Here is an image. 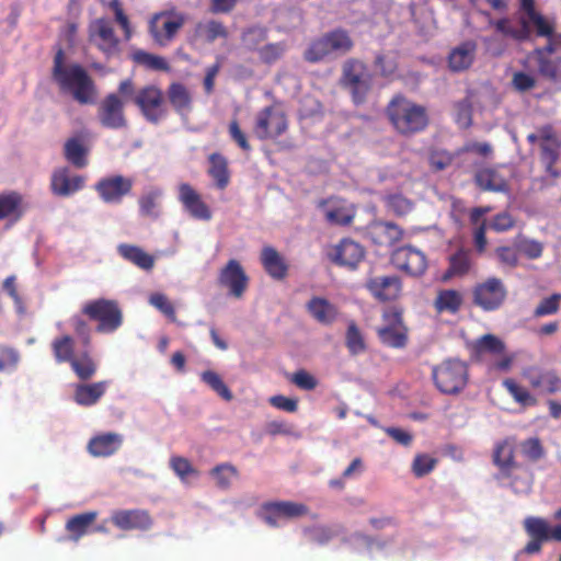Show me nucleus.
Wrapping results in <instances>:
<instances>
[{"label":"nucleus","instance_id":"obj_1","mask_svg":"<svg viewBox=\"0 0 561 561\" xmlns=\"http://www.w3.org/2000/svg\"><path fill=\"white\" fill-rule=\"evenodd\" d=\"M492 463L497 469L494 479L515 493H527L533 485L528 468L516 459V439L512 436L497 440L492 451Z\"/></svg>","mask_w":561,"mask_h":561},{"label":"nucleus","instance_id":"obj_2","mask_svg":"<svg viewBox=\"0 0 561 561\" xmlns=\"http://www.w3.org/2000/svg\"><path fill=\"white\" fill-rule=\"evenodd\" d=\"M385 114L393 130L403 137L423 133L430 125L426 107L401 93L393 95L388 102Z\"/></svg>","mask_w":561,"mask_h":561},{"label":"nucleus","instance_id":"obj_3","mask_svg":"<svg viewBox=\"0 0 561 561\" xmlns=\"http://www.w3.org/2000/svg\"><path fill=\"white\" fill-rule=\"evenodd\" d=\"M53 76L60 89L71 93L79 103H94L96 91L93 81L81 66L65 65L61 49L55 56Z\"/></svg>","mask_w":561,"mask_h":561},{"label":"nucleus","instance_id":"obj_4","mask_svg":"<svg viewBox=\"0 0 561 561\" xmlns=\"http://www.w3.org/2000/svg\"><path fill=\"white\" fill-rule=\"evenodd\" d=\"M354 46L350 32L343 27H335L313 38L302 57L309 64H318L331 56H345L353 50Z\"/></svg>","mask_w":561,"mask_h":561},{"label":"nucleus","instance_id":"obj_5","mask_svg":"<svg viewBox=\"0 0 561 561\" xmlns=\"http://www.w3.org/2000/svg\"><path fill=\"white\" fill-rule=\"evenodd\" d=\"M518 24L519 27H513L508 20L504 18L497 20L494 25L497 32L517 42L529 41L533 34L547 39L554 36V20L542 15L539 11L529 16H519Z\"/></svg>","mask_w":561,"mask_h":561},{"label":"nucleus","instance_id":"obj_6","mask_svg":"<svg viewBox=\"0 0 561 561\" xmlns=\"http://www.w3.org/2000/svg\"><path fill=\"white\" fill-rule=\"evenodd\" d=\"M341 84L350 92L352 101L359 105L371 90L373 75L363 61L348 58L342 66Z\"/></svg>","mask_w":561,"mask_h":561},{"label":"nucleus","instance_id":"obj_7","mask_svg":"<svg viewBox=\"0 0 561 561\" xmlns=\"http://www.w3.org/2000/svg\"><path fill=\"white\" fill-rule=\"evenodd\" d=\"M436 388L445 394H457L468 382V366L459 359H447L432 371Z\"/></svg>","mask_w":561,"mask_h":561},{"label":"nucleus","instance_id":"obj_8","mask_svg":"<svg viewBox=\"0 0 561 561\" xmlns=\"http://www.w3.org/2000/svg\"><path fill=\"white\" fill-rule=\"evenodd\" d=\"M82 312L99 321L96 331L100 333H113L122 325V312L113 300L98 299L89 301L83 306Z\"/></svg>","mask_w":561,"mask_h":561},{"label":"nucleus","instance_id":"obj_9","mask_svg":"<svg viewBox=\"0 0 561 561\" xmlns=\"http://www.w3.org/2000/svg\"><path fill=\"white\" fill-rule=\"evenodd\" d=\"M473 351L477 355H492L497 357L489 368L495 371L507 373L515 360V355L506 352V344L499 336L488 333L480 336L473 343Z\"/></svg>","mask_w":561,"mask_h":561},{"label":"nucleus","instance_id":"obj_10","mask_svg":"<svg viewBox=\"0 0 561 561\" xmlns=\"http://www.w3.org/2000/svg\"><path fill=\"white\" fill-rule=\"evenodd\" d=\"M507 290L500 278L490 277L472 289V302L484 311H494L505 301Z\"/></svg>","mask_w":561,"mask_h":561},{"label":"nucleus","instance_id":"obj_11","mask_svg":"<svg viewBox=\"0 0 561 561\" xmlns=\"http://www.w3.org/2000/svg\"><path fill=\"white\" fill-rule=\"evenodd\" d=\"M185 18L178 12H160L152 16L149 23L150 34L159 46H168L184 25Z\"/></svg>","mask_w":561,"mask_h":561},{"label":"nucleus","instance_id":"obj_12","mask_svg":"<svg viewBox=\"0 0 561 561\" xmlns=\"http://www.w3.org/2000/svg\"><path fill=\"white\" fill-rule=\"evenodd\" d=\"M383 325L377 329V334L382 344L403 348L408 343V330L403 324L402 314L396 309L382 314Z\"/></svg>","mask_w":561,"mask_h":561},{"label":"nucleus","instance_id":"obj_13","mask_svg":"<svg viewBox=\"0 0 561 561\" xmlns=\"http://www.w3.org/2000/svg\"><path fill=\"white\" fill-rule=\"evenodd\" d=\"M89 41L106 57L118 55L119 39L114 33L112 23L105 18L93 20L89 25Z\"/></svg>","mask_w":561,"mask_h":561},{"label":"nucleus","instance_id":"obj_14","mask_svg":"<svg viewBox=\"0 0 561 561\" xmlns=\"http://www.w3.org/2000/svg\"><path fill=\"white\" fill-rule=\"evenodd\" d=\"M522 376L531 389L541 393L554 394L561 391V377L556 369L533 365L525 367Z\"/></svg>","mask_w":561,"mask_h":561},{"label":"nucleus","instance_id":"obj_15","mask_svg":"<svg viewBox=\"0 0 561 561\" xmlns=\"http://www.w3.org/2000/svg\"><path fill=\"white\" fill-rule=\"evenodd\" d=\"M135 103L140 108L147 121L158 123L167 115L163 106L162 92L154 85L140 89L134 96Z\"/></svg>","mask_w":561,"mask_h":561},{"label":"nucleus","instance_id":"obj_16","mask_svg":"<svg viewBox=\"0 0 561 561\" xmlns=\"http://www.w3.org/2000/svg\"><path fill=\"white\" fill-rule=\"evenodd\" d=\"M287 127L288 121L284 111L278 106H270L260 113L254 131L262 139L276 138L284 134Z\"/></svg>","mask_w":561,"mask_h":561},{"label":"nucleus","instance_id":"obj_17","mask_svg":"<svg viewBox=\"0 0 561 561\" xmlns=\"http://www.w3.org/2000/svg\"><path fill=\"white\" fill-rule=\"evenodd\" d=\"M98 118L106 128H124L126 126L124 101L115 93L106 95L99 105Z\"/></svg>","mask_w":561,"mask_h":561},{"label":"nucleus","instance_id":"obj_18","mask_svg":"<svg viewBox=\"0 0 561 561\" xmlns=\"http://www.w3.org/2000/svg\"><path fill=\"white\" fill-rule=\"evenodd\" d=\"M392 262L399 270L414 277L423 275L427 268L425 254L410 245L396 250Z\"/></svg>","mask_w":561,"mask_h":561},{"label":"nucleus","instance_id":"obj_19","mask_svg":"<svg viewBox=\"0 0 561 561\" xmlns=\"http://www.w3.org/2000/svg\"><path fill=\"white\" fill-rule=\"evenodd\" d=\"M401 287V280L397 275L371 276L365 282V288L381 302L397 299Z\"/></svg>","mask_w":561,"mask_h":561},{"label":"nucleus","instance_id":"obj_20","mask_svg":"<svg viewBox=\"0 0 561 561\" xmlns=\"http://www.w3.org/2000/svg\"><path fill=\"white\" fill-rule=\"evenodd\" d=\"M133 183V180L129 178L113 175L100 180L95 185V190L103 202L119 204L123 197L129 194Z\"/></svg>","mask_w":561,"mask_h":561},{"label":"nucleus","instance_id":"obj_21","mask_svg":"<svg viewBox=\"0 0 561 561\" xmlns=\"http://www.w3.org/2000/svg\"><path fill=\"white\" fill-rule=\"evenodd\" d=\"M328 256L334 264L354 270L363 261L365 250L359 243L351 239H343L332 248Z\"/></svg>","mask_w":561,"mask_h":561},{"label":"nucleus","instance_id":"obj_22","mask_svg":"<svg viewBox=\"0 0 561 561\" xmlns=\"http://www.w3.org/2000/svg\"><path fill=\"white\" fill-rule=\"evenodd\" d=\"M540 159L546 167V171L557 178L559 173L554 169V164L559 159L560 141L551 125L540 127Z\"/></svg>","mask_w":561,"mask_h":561},{"label":"nucleus","instance_id":"obj_23","mask_svg":"<svg viewBox=\"0 0 561 561\" xmlns=\"http://www.w3.org/2000/svg\"><path fill=\"white\" fill-rule=\"evenodd\" d=\"M478 51V43L467 39L453 47L447 57L448 69L451 72H463L471 68Z\"/></svg>","mask_w":561,"mask_h":561},{"label":"nucleus","instance_id":"obj_24","mask_svg":"<svg viewBox=\"0 0 561 561\" xmlns=\"http://www.w3.org/2000/svg\"><path fill=\"white\" fill-rule=\"evenodd\" d=\"M85 179L71 174L67 168L56 169L50 179L51 192L57 196H70L84 186Z\"/></svg>","mask_w":561,"mask_h":561},{"label":"nucleus","instance_id":"obj_25","mask_svg":"<svg viewBox=\"0 0 561 561\" xmlns=\"http://www.w3.org/2000/svg\"><path fill=\"white\" fill-rule=\"evenodd\" d=\"M260 262L265 273L274 280H284L288 275L289 265L286 259L273 247L264 245Z\"/></svg>","mask_w":561,"mask_h":561},{"label":"nucleus","instance_id":"obj_26","mask_svg":"<svg viewBox=\"0 0 561 561\" xmlns=\"http://www.w3.org/2000/svg\"><path fill=\"white\" fill-rule=\"evenodd\" d=\"M403 229L394 222L376 221L368 228V238L380 247H392L403 238Z\"/></svg>","mask_w":561,"mask_h":561},{"label":"nucleus","instance_id":"obj_27","mask_svg":"<svg viewBox=\"0 0 561 561\" xmlns=\"http://www.w3.org/2000/svg\"><path fill=\"white\" fill-rule=\"evenodd\" d=\"M179 199L184 209L194 218L199 220H209L211 215L202 201L199 194L187 183H182L179 186Z\"/></svg>","mask_w":561,"mask_h":561},{"label":"nucleus","instance_id":"obj_28","mask_svg":"<svg viewBox=\"0 0 561 561\" xmlns=\"http://www.w3.org/2000/svg\"><path fill=\"white\" fill-rule=\"evenodd\" d=\"M524 528L530 540L525 546L524 551L528 554L537 553L541 550L543 542L548 541L545 528V519L541 517H527L524 520Z\"/></svg>","mask_w":561,"mask_h":561},{"label":"nucleus","instance_id":"obj_29","mask_svg":"<svg viewBox=\"0 0 561 561\" xmlns=\"http://www.w3.org/2000/svg\"><path fill=\"white\" fill-rule=\"evenodd\" d=\"M448 268L443 273L440 279L444 283L449 282L454 277H462L467 275L471 268V251L460 248L448 257Z\"/></svg>","mask_w":561,"mask_h":561},{"label":"nucleus","instance_id":"obj_30","mask_svg":"<svg viewBox=\"0 0 561 561\" xmlns=\"http://www.w3.org/2000/svg\"><path fill=\"white\" fill-rule=\"evenodd\" d=\"M122 443V435L105 433L93 437L89 442L88 449L94 457H108L119 449Z\"/></svg>","mask_w":561,"mask_h":561},{"label":"nucleus","instance_id":"obj_31","mask_svg":"<svg viewBox=\"0 0 561 561\" xmlns=\"http://www.w3.org/2000/svg\"><path fill=\"white\" fill-rule=\"evenodd\" d=\"M112 522L124 530L148 529L151 525L150 517L142 511H117L112 515Z\"/></svg>","mask_w":561,"mask_h":561},{"label":"nucleus","instance_id":"obj_32","mask_svg":"<svg viewBox=\"0 0 561 561\" xmlns=\"http://www.w3.org/2000/svg\"><path fill=\"white\" fill-rule=\"evenodd\" d=\"M244 275L241 265L231 260L219 275V283L229 289L234 297H241L243 291Z\"/></svg>","mask_w":561,"mask_h":561},{"label":"nucleus","instance_id":"obj_33","mask_svg":"<svg viewBox=\"0 0 561 561\" xmlns=\"http://www.w3.org/2000/svg\"><path fill=\"white\" fill-rule=\"evenodd\" d=\"M307 310L316 321L325 325L332 324L339 314L337 308L322 297H312L307 304Z\"/></svg>","mask_w":561,"mask_h":561},{"label":"nucleus","instance_id":"obj_34","mask_svg":"<svg viewBox=\"0 0 561 561\" xmlns=\"http://www.w3.org/2000/svg\"><path fill=\"white\" fill-rule=\"evenodd\" d=\"M107 381L77 385L75 389V401L79 405L90 407L95 404L107 389Z\"/></svg>","mask_w":561,"mask_h":561},{"label":"nucleus","instance_id":"obj_35","mask_svg":"<svg viewBox=\"0 0 561 561\" xmlns=\"http://www.w3.org/2000/svg\"><path fill=\"white\" fill-rule=\"evenodd\" d=\"M474 182L483 191L508 192L506 180L492 168H484L477 171Z\"/></svg>","mask_w":561,"mask_h":561},{"label":"nucleus","instance_id":"obj_36","mask_svg":"<svg viewBox=\"0 0 561 561\" xmlns=\"http://www.w3.org/2000/svg\"><path fill=\"white\" fill-rule=\"evenodd\" d=\"M463 304V297L457 289H440L434 300V308L437 312L456 314Z\"/></svg>","mask_w":561,"mask_h":561},{"label":"nucleus","instance_id":"obj_37","mask_svg":"<svg viewBox=\"0 0 561 561\" xmlns=\"http://www.w3.org/2000/svg\"><path fill=\"white\" fill-rule=\"evenodd\" d=\"M169 467L184 485H191V483L194 480H197L201 476L199 470L183 456H171L169 460Z\"/></svg>","mask_w":561,"mask_h":561},{"label":"nucleus","instance_id":"obj_38","mask_svg":"<svg viewBox=\"0 0 561 561\" xmlns=\"http://www.w3.org/2000/svg\"><path fill=\"white\" fill-rule=\"evenodd\" d=\"M96 517L98 513L92 511L75 515L68 519L66 529L70 533V540L77 542L81 537L89 534L90 527Z\"/></svg>","mask_w":561,"mask_h":561},{"label":"nucleus","instance_id":"obj_39","mask_svg":"<svg viewBox=\"0 0 561 561\" xmlns=\"http://www.w3.org/2000/svg\"><path fill=\"white\" fill-rule=\"evenodd\" d=\"M25 210L23 198L18 193L0 195V219L18 220Z\"/></svg>","mask_w":561,"mask_h":561},{"label":"nucleus","instance_id":"obj_40","mask_svg":"<svg viewBox=\"0 0 561 561\" xmlns=\"http://www.w3.org/2000/svg\"><path fill=\"white\" fill-rule=\"evenodd\" d=\"M168 99L180 115H186L192 110V95L181 83H172L168 90Z\"/></svg>","mask_w":561,"mask_h":561},{"label":"nucleus","instance_id":"obj_41","mask_svg":"<svg viewBox=\"0 0 561 561\" xmlns=\"http://www.w3.org/2000/svg\"><path fill=\"white\" fill-rule=\"evenodd\" d=\"M65 157L76 168H84L88 164L89 149L80 137L69 138L65 144Z\"/></svg>","mask_w":561,"mask_h":561},{"label":"nucleus","instance_id":"obj_42","mask_svg":"<svg viewBox=\"0 0 561 561\" xmlns=\"http://www.w3.org/2000/svg\"><path fill=\"white\" fill-rule=\"evenodd\" d=\"M227 36L226 27L218 21L208 20L196 24L194 30V39L211 43L217 38Z\"/></svg>","mask_w":561,"mask_h":561},{"label":"nucleus","instance_id":"obj_43","mask_svg":"<svg viewBox=\"0 0 561 561\" xmlns=\"http://www.w3.org/2000/svg\"><path fill=\"white\" fill-rule=\"evenodd\" d=\"M503 387L520 407L529 408L538 404L537 398L527 388L518 385L514 379H505L503 381Z\"/></svg>","mask_w":561,"mask_h":561},{"label":"nucleus","instance_id":"obj_44","mask_svg":"<svg viewBox=\"0 0 561 561\" xmlns=\"http://www.w3.org/2000/svg\"><path fill=\"white\" fill-rule=\"evenodd\" d=\"M119 254L142 270H151L153 257L138 247L129 244L118 245Z\"/></svg>","mask_w":561,"mask_h":561},{"label":"nucleus","instance_id":"obj_45","mask_svg":"<svg viewBox=\"0 0 561 561\" xmlns=\"http://www.w3.org/2000/svg\"><path fill=\"white\" fill-rule=\"evenodd\" d=\"M354 217V211L341 202L332 203L325 210V219L333 226H350Z\"/></svg>","mask_w":561,"mask_h":561},{"label":"nucleus","instance_id":"obj_46","mask_svg":"<svg viewBox=\"0 0 561 561\" xmlns=\"http://www.w3.org/2000/svg\"><path fill=\"white\" fill-rule=\"evenodd\" d=\"M209 168L208 173L216 182L219 188L227 186L229 182V172L227 167V160L219 153H213L209 156Z\"/></svg>","mask_w":561,"mask_h":561},{"label":"nucleus","instance_id":"obj_47","mask_svg":"<svg viewBox=\"0 0 561 561\" xmlns=\"http://www.w3.org/2000/svg\"><path fill=\"white\" fill-rule=\"evenodd\" d=\"M383 202L386 208L398 217L407 216L414 207V203L400 193L387 195Z\"/></svg>","mask_w":561,"mask_h":561},{"label":"nucleus","instance_id":"obj_48","mask_svg":"<svg viewBox=\"0 0 561 561\" xmlns=\"http://www.w3.org/2000/svg\"><path fill=\"white\" fill-rule=\"evenodd\" d=\"M201 380L215 391L225 401L232 400V393L221 379V377L214 370H204L199 374Z\"/></svg>","mask_w":561,"mask_h":561},{"label":"nucleus","instance_id":"obj_49","mask_svg":"<svg viewBox=\"0 0 561 561\" xmlns=\"http://www.w3.org/2000/svg\"><path fill=\"white\" fill-rule=\"evenodd\" d=\"M75 341L69 335L57 337L51 343V348L57 362H69L72 363L75 358L73 354Z\"/></svg>","mask_w":561,"mask_h":561},{"label":"nucleus","instance_id":"obj_50","mask_svg":"<svg viewBox=\"0 0 561 561\" xmlns=\"http://www.w3.org/2000/svg\"><path fill=\"white\" fill-rule=\"evenodd\" d=\"M76 359L72 360L71 367L77 374V376L81 379L91 378L96 371V364L88 354L87 351H83L78 356H75Z\"/></svg>","mask_w":561,"mask_h":561},{"label":"nucleus","instance_id":"obj_51","mask_svg":"<svg viewBox=\"0 0 561 561\" xmlns=\"http://www.w3.org/2000/svg\"><path fill=\"white\" fill-rule=\"evenodd\" d=\"M209 474L220 489L229 488L237 479L236 469L228 463L216 466L210 470Z\"/></svg>","mask_w":561,"mask_h":561},{"label":"nucleus","instance_id":"obj_52","mask_svg":"<svg viewBox=\"0 0 561 561\" xmlns=\"http://www.w3.org/2000/svg\"><path fill=\"white\" fill-rule=\"evenodd\" d=\"M522 455L531 462H537L545 457V448L538 437H529L519 444Z\"/></svg>","mask_w":561,"mask_h":561},{"label":"nucleus","instance_id":"obj_53","mask_svg":"<svg viewBox=\"0 0 561 561\" xmlns=\"http://www.w3.org/2000/svg\"><path fill=\"white\" fill-rule=\"evenodd\" d=\"M162 196L160 188H150L139 198L140 211L145 216L156 217L158 215V202Z\"/></svg>","mask_w":561,"mask_h":561},{"label":"nucleus","instance_id":"obj_54","mask_svg":"<svg viewBox=\"0 0 561 561\" xmlns=\"http://www.w3.org/2000/svg\"><path fill=\"white\" fill-rule=\"evenodd\" d=\"M286 378L297 388L306 391H312L319 385L318 379L306 369H298L293 374H288Z\"/></svg>","mask_w":561,"mask_h":561},{"label":"nucleus","instance_id":"obj_55","mask_svg":"<svg viewBox=\"0 0 561 561\" xmlns=\"http://www.w3.org/2000/svg\"><path fill=\"white\" fill-rule=\"evenodd\" d=\"M275 505L282 520L300 517L308 513V507L302 503L291 501H277L275 502Z\"/></svg>","mask_w":561,"mask_h":561},{"label":"nucleus","instance_id":"obj_56","mask_svg":"<svg viewBox=\"0 0 561 561\" xmlns=\"http://www.w3.org/2000/svg\"><path fill=\"white\" fill-rule=\"evenodd\" d=\"M515 245L518 249V253L524 254L530 260L540 257L543 251L540 242L525 238L522 234L515 237Z\"/></svg>","mask_w":561,"mask_h":561},{"label":"nucleus","instance_id":"obj_57","mask_svg":"<svg viewBox=\"0 0 561 561\" xmlns=\"http://www.w3.org/2000/svg\"><path fill=\"white\" fill-rule=\"evenodd\" d=\"M346 347L353 355L363 353L366 350L363 335L354 321H351L347 327Z\"/></svg>","mask_w":561,"mask_h":561},{"label":"nucleus","instance_id":"obj_58","mask_svg":"<svg viewBox=\"0 0 561 561\" xmlns=\"http://www.w3.org/2000/svg\"><path fill=\"white\" fill-rule=\"evenodd\" d=\"M133 57L137 64L142 65L149 69H152V70H168L169 69V65L165 61V59L158 55L149 54L144 50H137L134 53Z\"/></svg>","mask_w":561,"mask_h":561},{"label":"nucleus","instance_id":"obj_59","mask_svg":"<svg viewBox=\"0 0 561 561\" xmlns=\"http://www.w3.org/2000/svg\"><path fill=\"white\" fill-rule=\"evenodd\" d=\"M437 465V459L427 454H417L412 462V472L416 478L431 473Z\"/></svg>","mask_w":561,"mask_h":561},{"label":"nucleus","instance_id":"obj_60","mask_svg":"<svg viewBox=\"0 0 561 561\" xmlns=\"http://www.w3.org/2000/svg\"><path fill=\"white\" fill-rule=\"evenodd\" d=\"M495 254L499 262L507 267L514 268L518 265L519 253L515 245V240L512 245H501L495 249Z\"/></svg>","mask_w":561,"mask_h":561},{"label":"nucleus","instance_id":"obj_61","mask_svg":"<svg viewBox=\"0 0 561 561\" xmlns=\"http://www.w3.org/2000/svg\"><path fill=\"white\" fill-rule=\"evenodd\" d=\"M561 294H552L543 298L534 310V317L541 318L558 313L560 309Z\"/></svg>","mask_w":561,"mask_h":561},{"label":"nucleus","instance_id":"obj_62","mask_svg":"<svg viewBox=\"0 0 561 561\" xmlns=\"http://www.w3.org/2000/svg\"><path fill=\"white\" fill-rule=\"evenodd\" d=\"M455 156L445 149H435L430 152L428 163L432 170L443 171L454 161Z\"/></svg>","mask_w":561,"mask_h":561},{"label":"nucleus","instance_id":"obj_63","mask_svg":"<svg viewBox=\"0 0 561 561\" xmlns=\"http://www.w3.org/2000/svg\"><path fill=\"white\" fill-rule=\"evenodd\" d=\"M538 65V72L550 80L557 81L561 76L559 65L550 57H535Z\"/></svg>","mask_w":561,"mask_h":561},{"label":"nucleus","instance_id":"obj_64","mask_svg":"<svg viewBox=\"0 0 561 561\" xmlns=\"http://www.w3.org/2000/svg\"><path fill=\"white\" fill-rule=\"evenodd\" d=\"M456 123L463 128H468L472 124V104L466 98L455 103Z\"/></svg>","mask_w":561,"mask_h":561}]
</instances>
